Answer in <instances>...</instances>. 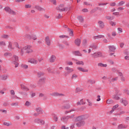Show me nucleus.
Listing matches in <instances>:
<instances>
[{
    "instance_id": "5",
    "label": "nucleus",
    "mask_w": 129,
    "mask_h": 129,
    "mask_svg": "<svg viewBox=\"0 0 129 129\" xmlns=\"http://www.w3.org/2000/svg\"><path fill=\"white\" fill-rule=\"evenodd\" d=\"M5 10L6 11V12H7V13H9V14H11L12 15L16 14V12L12 10L10 8L6 7L5 8Z\"/></svg>"
},
{
    "instance_id": "52",
    "label": "nucleus",
    "mask_w": 129,
    "mask_h": 129,
    "mask_svg": "<svg viewBox=\"0 0 129 129\" xmlns=\"http://www.w3.org/2000/svg\"><path fill=\"white\" fill-rule=\"evenodd\" d=\"M121 81H122V82H124V81H125V78L124 77H121Z\"/></svg>"
},
{
    "instance_id": "58",
    "label": "nucleus",
    "mask_w": 129,
    "mask_h": 129,
    "mask_svg": "<svg viewBox=\"0 0 129 129\" xmlns=\"http://www.w3.org/2000/svg\"><path fill=\"white\" fill-rule=\"evenodd\" d=\"M125 93H126V94H128V95H129V91L125 89L124 90Z\"/></svg>"
},
{
    "instance_id": "48",
    "label": "nucleus",
    "mask_w": 129,
    "mask_h": 129,
    "mask_svg": "<svg viewBox=\"0 0 129 129\" xmlns=\"http://www.w3.org/2000/svg\"><path fill=\"white\" fill-rule=\"evenodd\" d=\"M25 105L26 106H30V105H31V103L30 102H29V101H27L25 103Z\"/></svg>"
},
{
    "instance_id": "6",
    "label": "nucleus",
    "mask_w": 129,
    "mask_h": 129,
    "mask_svg": "<svg viewBox=\"0 0 129 129\" xmlns=\"http://www.w3.org/2000/svg\"><path fill=\"white\" fill-rule=\"evenodd\" d=\"M15 46L17 48H20V47H19V44H18V43H15L13 45H12V44L9 43V48H10V49H15Z\"/></svg>"
},
{
    "instance_id": "49",
    "label": "nucleus",
    "mask_w": 129,
    "mask_h": 129,
    "mask_svg": "<svg viewBox=\"0 0 129 129\" xmlns=\"http://www.w3.org/2000/svg\"><path fill=\"white\" fill-rule=\"evenodd\" d=\"M56 19H60V18H62V15L58 14L56 16Z\"/></svg>"
},
{
    "instance_id": "31",
    "label": "nucleus",
    "mask_w": 129,
    "mask_h": 129,
    "mask_svg": "<svg viewBox=\"0 0 129 129\" xmlns=\"http://www.w3.org/2000/svg\"><path fill=\"white\" fill-rule=\"evenodd\" d=\"M78 77V76H77V75L74 74L72 75V79L75 80V79H76V78H77Z\"/></svg>"
},
{
    "instance_id": "18",
    "label": "nucleus",
    "mask_w": 129,
    "mask_h": 129,
    "mask_svg": "<svg viewBox=\"0 0 129 129\" xmlns=\"http://www.w3.org/2000/svg\"><path fill=\"white\" fill-rule=\"evenodd\" d=\"M28 39H33V40H37V37L36 36H32V37L30 35L27 36Z\"/></svg>"
},
{
    "instance_id": "29",
    "label": "nucleus",
    "mask_w": 129,
    "mask_h": 129,
    "mask_svg": "<svg viewBox=\"0 0 129 129\" xmlns=\"http://www.w3.org/2000/svg\"><path fill=\"white\" fill-rule=\"evenodd\" d=\"M59 37L60 38V39H63L64 38H69V36H67V35H60L59 36Z\"/></svg>"
},
{
    "instance_id": "35",
    "label": "nucleus",
    "mask_w": 129,
    "mask_h": 129,
    "mask_svg": "<svg viewBox=\"0 0 129 129\" xmlns=\"http://www.w3.org/2000/svg\"><path fill=\"white\" fill-rule=\"evenodd\" d=\"M117 107H118V105H115V106H114L112 108V110L111 111V112H113L114 111V109H115L116 108H117Z\"/></svg>"
},
{
    "instance_id": "32",
    "label": "nucleus",
    "mask_w": 129,
    "mask_h": 129,
    "mask_svg": "<svg viewBox=\"0 0 129 129\" xmlns=\"http://www.w3.org/2000/svg\"><path fill=\"white\" fill-rule=\"evenodd\" d=\"M118 80V77H116L111 79V81H112V82H114V81H117Z\"/></svg>"
},
{
    "instance_id": "64",
    "label": "nucleus",
    "mask_w": 129,
    "mask_h": 129,
    "mask_svg": "<svg viewBox=\"0 0 129 129\" xmlns=\"http://www.w3.org/2000/svg\"><path fill=\"white\" fill-rule=\"evenodd\" d=\"M125 60H129V56L128 55H126L124 57Z\"/></svg>"
},
{
    "instance_id": "33",
    "label": "nucleus",
    "mask_w": 129,
    "mask_h": 129,
    "mask_svg": "<svg viewBox=\"0 0 129 129\" xmlns=\"http://www.w3.org/2000/svg\"><path fill=\"white\" fill-rule=\"evenodd\" d=\"M78 20L80 21V22H83V17L81 16H79L77 17Z\"/></svg>"
},
{
    "instance_id": "38",
    "label": "nucleus",
    "mask_w": 129,
    "mask_h": 129,
    "mask_svg": "<svg viewBox=\"0 0 129 129\" xmlns=\"http://www.w3.org/2000/svg\"><path fill=\"white\" fill-rule=\"evenodd\" d=\"M41 119L39 118H36L34 119V122H36V123H39Z\"/></svg>"
},
{
    "instance_id": "47",
    "label": "nucleus",
    "mask_w": 129,
    "mask_h": 129,
    "mask_svg": "<svg viewBox=\"0 0 129 129\" xmlns=\"http://www.w3.org/2000/svg\"><path fill=\"white\" fill-rule=\"evenodd\" d=\"M0 46H6V43L4 41H1Z\"/></svg>"
},
{
    "instance_id": "16",
    "label": "nucleus",
    "mask_w": 129,
    "mask_h": 129,
    "mask_svg": "<svg viewBox=\"0 0 129 129\" xmlns=\"http://www.w3.org/2000/svg\"><path fill=\"white\" fill-rule=\"evenodd\" d=\"M127 127V126H126L124 124H121L118 126V129L126 128Z\"/></svg>"
},
{
    "instance_id": "27",
    "label": "nucleus",
    "mask_w": 129,
    "mask_h": 129,
    "mask_svg": "<svg viewBox=\"0 0 129 129\" xmlns=\"http://www.w3.org/2000/svg\"><path fill=\"white\" fill-rule=\"evenodd\" d=\"M3 124L4 125H6V126H10V125H12V124L10 122H4Z\"/></svg>"
},
{
    "instance_id": "17",
    "label": "nucleus",
    "mask_w": 129,
    "mask_h": 129,
    "mask_svg": "<svg viewBox=\"0 0 129 129\" xmlns=\"http://www.w3.org/2000/svg\"><path fill=\"white\" fill-rule=\"evenodd\" d=\"M70 117H68V116H67V117H63L61 118V120L62 121H63V122H66L67 121V120H68V119H69V118Z\"/></svg>"
},
{
    "instance_id": "59",
    "label": "nucleus",
    "mask_w": 129,
    "mask_h": 129,
    "mask_svg": "<svg viewBox=\"0 0 129 129\" xmlns=\"http://www.w3.org/2000/svg\"><path fill=\"white\" fill-rule=\"evenodd\" d=\"M98 39H100L101 38H104V35H99L97 36Z\"/></svg>"
},
{
    "instance_id": "2",
    "label": "nucleus",
    "mask_w": 129,
    "mask_h": 129,
    "mask_svg": "<svg viewBox=\"0 0 129 129\" xmlns=\"http://www.w3.org/2000/svg\"><path fill=\"white\" fill-rule=\"evenodd\" d=\"M12 63L13 64H14L15 65V67L17 68L18 66H19V57L17 55H14L12 57Z\"/></svg>"
},
{
    "instance_id": "51",
    "label": "nucleus",
    "mask_w": 129,
    "mask_h": 129,
    "mask_svg": "<svg viewBox=\"0 0 129 129\" xmlns=\"http://www.w3.org/2000/svg\"><path fill=\"white\" fill-rule=\"evenodd\" d=\"M106 103H107V104H110L111 103H112V101L110 100H107L106 101Z\"/></svg>"
},
{
    "instance_id": "15",
    "label": "nucleus",
    "mask_w": 129,
    "mask_h": 129,
    "mask_svg": "<svg viewBox=\"0 0 129 129\" xmlns=\"http://www.w3.org/2000/svg\"><path fill=\"white\" fill-rule=\"evenodd\" d=\"M73 54H75V56H82V54H81L79 51H74Z\"/></svg>"
},
{
    "instance_id": "22",
    "label": "nucleus",
    "mask_w": 129,
    "mask_h": 129,
    "mask_svg": "<svg viewBox=\"0 0 129 129\" xmlns=\"http://www.w3.org/2000/svg\"><path fill=\"white\" fill-rule=\"evenodd\" d=\"M35 9H36V10H38V11H43V10H44L42 7L39 6H35Z\"/></svg>"
},
{
    "instance_id": "14",
    "label": "nucleus",
    "mask_w": 129,
    "mask_h": 129,
    "mask_svg": "<svg viewBox=\"0 0 129 129\" xmlns=\"http://www.w3.org/2000/svg\"><path fill=\"white\" fill-rule=\"evenodd\" d=\"M98 24L99 26V27H100L102 29L104 28V23H103V22L101 21H100L98 22Z\"/></svg>"
},
{
    "instance_id": "42",
    "label": "nucleus",
    "mask_w": 129,
    "mask_h": 129,
    "mask_svg": "<svg viewBox=\"0 0 129 129\" xmlns=\"http://www.w3.org/2000/svg\"><path fill=\"white\" fill-rule=\"evenodd\" d=\"M90 48L89 49L88 53L89 54L91 51H92V48H93V45L90 46Z\"/></svg>"
},
{
    "instance_id": "61",
    "label": "nucleus",
    "mask_w": 129,
    "mask_h": 129,
    "mask_svg": "<svg viewBox=\"0 0 129 129\" xmlns=\"http://www.w3.org/2000/svg\"><path fill=\"white\" fill-rule=\"evenodd\" d=\"M84 6H89V3L87 2H84Z\"/></svg>"
},
{
    "instance_id": "21",
    "label": "nucleus",
    "mask_w": 129,
    "mask_h": 129,
    "mask_svg": "<svg viewBox=\"0 0 129 129\" xmlns=\"http://www.w3.org/2000/svg\"><path fill=\"white\" fill-rule=\"evenodd\" d=\"M85 104V102L83 99L81 100L80 101L77 103L78 105H81L82 104Z\"/></svg>"
},
{
    "instance_id": "50",
    "label": "nucleus",
    "mask_w": 129,
    "mask_h": 129,
    "mask_svg": "<svg viewBox=\"0 0 129 129\" xmlns=\"http://www.w3.org/2000/svg\"><path fill=\"white\" fill-rule=\"evenodd\" d=\"M42 75H44V73L41 72L38 73V76L40 77V76H42Z\"/></svg>"
},
{
    "instance_id": "8",
    "label": "nucleus",
    "mask_w": 129,
    "mask_h": 129,
    "mask_svg": "<svg viewBox=\"0 0 129 129\" xmlns=\"http://www.w3.org/2000/svg\"><path fill=\"white\" fill-rule=\"evenodd\" d=\"M84 119H86L85 115L79 116L76 118L77 121H81V120H84Z\"/></svg>"
},
{
    "instance_id": "28",
    "label": "nucleus",
    "mask_w": 129,
    "mask_h": 129,
    "mask_svg": "<svg viewBox=\"0 0 129 129\" xmlns=\"http://www.w3.org/2000/svg\"><path fill=\"white\" fill-rule=\"evenodd\" d=\"M21 88L22 89H24V90H29V89L28 88H27V87L25 86V85H24V84H21Z\"/></svg>"
},
{
    "instance_id": "9",
    "label": "nucleus",
    "mask_w": 129,
    "mask_h": 129,
    "mask_svg": "<svg viewBox=\"0 0 129 129\" xmlns=\"http://www.w3.org/2000/svg\"><path fill=\"white\" fill-rule=\"evenodd\" d=\"M45 43L46 44V45H47V46H50V45H51V41L50 40V38H49V37L46 36L45 37Z\"/></svg>"
},
{
    "instance_id": "37",
    "label": "nucleus",
    "mask_w": 129,
    "mask_h": 129,
    "mask_svg": "<svg viewBox=\"0 0 129 129\" xmlns=\"http://www.w3.org/2000/svg\"><path fill=\"white\" fill-rule=\"evenodd\" d=\"M118 95H119V94H117L115 95L114 96V99H116V100L119 99V97L118 96Z\"/></svg>"
},
{
    "instance_id": "56",
    "label": "nucleus",
    "mask_w": 129,
    "mask_h": 129,
    "mask_svg": "<svg viewBox=\"0 0 129 129\" xmlns=\"http://www.w3.org/2000/svg\"><path fill=\"white\" fill-rule=\"evenodd\" d=\"M0 112H3V113H7V110L0 109Z\"/></svg>"
},
{
    "instance_id": "36",
    "label": "nucleus",
    "mask_w": 129,
    "mask_h": 129,
    "mask_svg": "<svg viewBox=\"0 0 129 129\" xmlns=\"http://www.w3.org/2000/svg\"><path fill=\"white\" fill-rule=\"evenodd\" d=\"M31 7L32 6L30 4H26L25 6V9H31Z\"/></svg>"
},
{
    "instance_id": "26",
    "label": "nucleus",
    "mask_w": 129,
    "mask_h": 129,
    "mask_svg": "<svg viewBox=\"0 0 129 129\" xmlns=\"http://www.w3.org/2000/svg\"><path fill=\"white\" fill-rule=\"evenodd\" d=\"M68 31L70 33V36L73 37V31L69 28H68Z\"/></svg>"
},
{
    "instance_id": "55",
    "label": "nucleus",
    "mask_w": 129,
    "mask_h": 129,
    "mask_svg": "<svg viewBox=\"0 0 129 129\" xmlns=\"http://www.w3.org/2000/svg\"><path fill=\"white\" fill-rule=\"evenodd\" d=\"M105 18H106L107 20H112V18H111V16H106V17H105Z\"/></svg>"
},
{
    "instance_id": "4",
    "label": "nucleus",
    "mask_w": 129,
    "mask_h": 129,
    "mask_svg": "<svg viewBox=\"0 0 129 129\" xmlns=\"http://www.w3.org/2000/svg\"><path fill=\"white\" fill-rule=\"evenodd\" d=\"M28 62L29 63H31V64H38V60L34 58H29Z\"/></svg>"
},
{
    "instance_id": "43",
    "label": "nucleus",
    "mask_w": 129,
    "mask_h": 129,
    "mask_svg": "<svg viewBox=\"0 0 129 129\" xmlns=\"http://www.w3.org/2000/svg\"><path fill=\"white\" fill-rule=\"evenodd\" d=\"M80 123L81 124V126H84V125H85V121H81V122H80Z\"/></svg>"
},
{
    "instance_id": "7",
    "label": "nucleus",
    "mask_w": 129,
    "mask_h": 129,
    "mask_svg": "<svg viewBox=\"0 0 129 129\" xmlns=\"http://www.w3.org/2000/svg\"><path fill=\"white\" fill-rule=\"evenodd\" d=\"M59 10L61 11V12H64L68 11V8H64V5L61 4L59 6Z\"/></svg>"
},
{
    "instance_id": "45",
    "label": "nucleus",
    "mask_w": 129,
    "mask_h": 129,
    "mask_svg": "<svg viewBox=\"0 0 129 129\" xmlns=\"http://www.w3.org/2000/svg\"><path fill=\"white\" fill-rule=\"evenodd\" d=\"M22 68H23L24 69H28V65L27 64H23L22 66Z\"/></svg>"
},
{
    "instance_id": "23",
    "label": "nucleus",
    "mask_w": 129,
    "mask_h": 129,
    "mask_svg": "<svg viewBox=\"0 0 129 129\" xmlns=\"http://www.w3.org/2000/svg\"><path fill=\"white\" fill-rule=\"evenodd\" d=\"M36 111L38 113H43V110H42V109L41 108H36Z\"/></svg>"
},
{
    "instance_id": "25",
    "label": "nucleus",
    "mask_w": 129,
    "mask_h": 129,
    "mask_svg": "<svg viewBox=\"0 0 129 129\" xmlns=\"http://www.w3.org/2000/svg\"><path fill=\"white\" fill-rule=\"evenodd\" d=\"M89 83H90L91 84H94V83H95V81L93 80H89L88 81L87 84H89Z\"/></svg>"
},
{
    "instance_id": "3",
    "label": "nucleus",
    "mask_w": 129,
    "mask_h": 129,
    "mask_svg": "<svg viewBox=\"0 0 129 129\" xmlns=\"http://www.w3.org/2000/svg\"><path fill=\"white\" fill-rule=\"evenodd\" d=\"M65 70L67 71V73L64 74L65 76H67L68 74H70V73H72L74 70L73 69H71V68L69 67H67L65 68Z\"/></svg>"
},
{
    "instance_id": "39",
    "label": "nucleus",
    "mask_w": 129,
    "mask_h": 129,
    "mask_svg": "<svg viewBox=\"0 0 129 129\" xmlns=\"http://www.w3.org/2000/svg\"><path fill=\"white\" fill-rule=\"evenodd\" d=\"M52 95L53 96H59V95H62V94H59L58 93H52Z\"/></svg>"
},
{
    "instance_id": "12",
    "label": "nucleus",
    "mask_w": 129,
    "mask_h": 129,
    "mask_svg": "<svg viewBox=\"0 0 129 129\" xmlns=\"http://www.w3.org/2000/svg\"><path fill=\"white\" fill-rule=\"evenodd\" d=\"M55 60H56V56L54 55H52L50 58H49V61L51 63H53V62H55Z\"/></svg>"
},
{
    "instance_id": "57",
    "label": "nucleus",
    "mask_w": 129,
    "mask_h": 129,
    "mask_svg": "<svg viewBox=\"0 0 129 129\" xmlns=\"http://www.w3.org/2000/svg\"><path fill=\"white\" fill-rule=\"evenodd\" d=\"M109 63H110L111 65H113V64H114V61H113L112 60H109Z\"/></svg>"
},
{
    "instance_id": "34",
    "label": "nucleus",
    "mask_w": 129,
    "mask_h": 129,
    "mask_svg": "<svg viewBox=\"0 0 129 129\" xmlns=\"http://www.w3.org/2000/svg\"><path fill=\"white\" fill-rule=\"evenodd\" d=\"M122 103H123V104L124 105H125V106H126V105H127V101H126V100H123L122 101Z\"/></svg>"
},
{
    "instance_id": "13",
    "label": "nucleus",
    "mask_w": 129,
    "mask_h": 129,
    "mask_svg": "<svg viewBox=\"0 0 129 129\" xmlns=\"http://www.w3.org/2000/svg\"><path fill=\"white\" fill-rule=\"evenodd\" d=\"M75 44L77 45V46H80V44H81V40L79 39H77L75 41Z\"/></svg>"
},
{
    "instance_id": "24",
    "label": "nucleus",
    "mask_w": 129,
    "mask_h": 129,
    "mask_svg": "<svg viewBox=\"0 0 129 129\" xmlns=\"http://www.w3.org/2000/svg\"><path fill=\"white\" fill-rule=\"evenodd\" d=\"M98 66H99V67H107V64H103L102 63H99L98 64Z\"/></svg>"
},
{
    "instance_id": "62",
    "label": "nucleus",
    "mask_w": 129,
    "mask_h": 129,
    "mask_svg": "<svg viewBox=\"0 0 129 129\" xmlns=\"http://www.w3.org/2000/svg\"><path fill=\"white\" fill-rule=\"evenodd\" d=\"M67 64L68 65L72 66L73 65V62H72V61H69L68 62Z\"/></svg>"
},
{
    "instance_id": "44",
    "label": "nucleus",
    "mask_w": 129,
    "mask_h": 129,
    "mask_svg": "<svg viewBox=\"0 0 129 129\" xmlns=\"http://www.w3.org/2000/svg\"><path fill=\"white\" fill-rule=\"evenodd\" d=\"M68 108H70V105L64 106L62 107L63 109H68Z\"/></svg>"
},
{
    "instance_id": "63",
    "label": "nucleus",
    "mask_w": 129,
    "mask_h": 129,
    "mask_svg": "<svg viewBox=\"0 0 129 129\" xmlns=\"http://www.w3.org/2000/svg\"><path fill=\"white\" fill-rule=\"evenodd\" d=\"M112 71L113 72H116L117 71V70H116V69H115V68H113L112 69Z\"/></svg>"
},
{
    "instance_id": "11",
    "label": "nucleus",
    "mask_w": 129,
    "mask_h": 129,
    "mask_svg": "<svg viewBox=\"0 0 129 129\" xmlns=\"http://www.w3.org/2000/svg\"><path fill=\"white\" fill-rule=\"evenodd\" d=\"M77 69L79 71H81V72H88V70H86L83 68L78 67Z\"/></svg>"
},
{
    "instance_id": "40",
    "label": "nucleus",
    "mask_w": 129,
    "mask_h": 129,
    "mask_svg": "<svg viewBox=\"0 0 129 129\" xmlns=\"http://www.w3.org/2000/svg\"><path fill=\"white\" fill-rule=\"evenodd\" d=\"M7 79H8V76H7L6 75L3 76L2 77V80H7Z\"/></svg>"
},
{
    "instance_id": "60",
    "label": "nucleus",
    "mask_w": 129,
    "mask_h": 129,
    "mask_svg": "<svg viewBox=\"0 0 129 129\" xmlns=\"http://www.w3.org/2000/svg\"><path fill=\"white\" fill-rule=\"evenodd\" d=\"M119 33H122V29L120 28H118L117 29Z\"/></svg>"
},
{
    "instance_id": "10",
    "label": "nucleus",
    "mask_w": 129,
    "mask_h": 129,
    "mask_svg": "<svg viewBox=\"0 0 129 129\" xmlns=\"http://www.w3.org/2000/svg\"><path fill=\"white\" fill-rule=\"evenodd\" d=\"M114 51H115V47H114V46H109V53H111V52H114Z\"/></svg>"
},
{
    "instance_id": "30",
    "label": "nucleus",
    "mask_w": 129,
    "mask_h": 129,
    "mask_svg": "<svg viewBox=\"0 0 129 129\" xmlns=\"http://www.w3.org/2000/svg\"><path fill=\"white\" fill-rule=\"evenodd\" d=\"M69 112H75V109H72L69 111H66L65 112V113L67 114V113H69Z\"/></svg>"
},
{
    "instance_id": "54",
    "label": "nucleus",
    "mask_w": 129,
    "mask_h": 129,
    "mask_svg": "<svg viewBox=\"0 0 129 129\" xmlns=\"http://www.w3.org/2000/svg\"><path fill=\"white\" fill-rule=\"evenodd\" d=\"M97 97V101H100V100H101L100 95H98Z\"/></svg>"
},
{
    "instance_id": "53",
    "label": "nucleus",
    "mask_w": 129,
    "mask_h": 129,
    "mask_svg": "<svg viewBox=\"0 0 129 129\" xmlns=\"http://www.w3.org/2000/svg\"><path fill=\"white\" fill-rule=\"evenodd\" d=\"M124 5V2L123 1H121L119 3V6H121Z\"/></svg>"
},
{
    "instance_id": "19",
    "label": "nucleus",
    "mask_w": 129,
    "mask_h": 129,
    "mask_svg": "<svg viewBox=\"0 0 129 129\" xmlns=\"http://www.w3.org/2000/svg\"><path fill=\"white\" fill-rule=\"evenodd\" d=\"M76 64L77 65H82V66H83V65H84V62H83V61H78L77 60H76Z\"/></svg>"
},
{
    "instance_id": "1",
    "label": "nucleus",
    "mask_w": 129,
    "mask_h": 129,
    "mask_svg": "<svg viewBox=\"0 0 129 129\" xmlns=\"http://www.w3.org/2000/svg\"><path fill=\"white\" fill-rule=\"evenodd\" d=\"M25 53H27L28 54L30 53H33V48H32V46L27 45L23 47L21 51V55L23 56L24 54Z\"/></svg>"
},
{
    "instance_id": "20",
    "label": "nucleus",
    "mask_w": 129,
    "mask_h": 129,
    "mask_svg": "<svg viewBox=\"0 0 129 129\" xmlns=\"http://www.w3.org/2000/svg\"><path fill=\"white\" fill-rule=\"evenodd\" d=\"M93 56H94V57H101V56H102V53L101 52H97V53H94Z\"/></svg>"
},
{
    "instance_id": "41",
    "label": "nucleus",
    "mask_w": 129,
    "mask_h": 129,
    "mask_svg": "<svg viewBox=\"0 0 129 129\" xmlns=\"http://www.w3.org/2000/svg\"><path fill=\"white\" fill-rule=\"evenodd\" d=\"M39 124H41V125H42V124H44L45 123V121H44V120L43 119H40V121H39Z\"/></svg>"
},
{
    "instance_id": "46",
    "label": "nucleus",
    "mask_w": 129,
    "mask_h": 129,
    "mask_svg": "<svg viewBox=\"0 0 129 129\" xmlns=\"http://www.w3.org/2000/svg\"><path fill=\"white\" fill-rule=\"evenodd\" d=\"M83 44L84 45V46H86V45H87V40H84L83 41Z\"/></svg>"
}]
</instances>
